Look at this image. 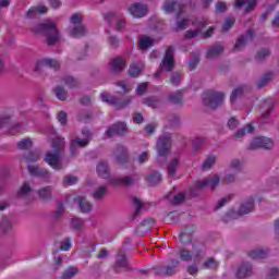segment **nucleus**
I'll return each mask as SVG.
<instances>
[{"label":"nucleus","instance_id":"2eb2a0df","mask_svg":"<svg viewBox=\"0 0 279 279\" xmlns=\"http://www.w3.org/2000/svg\"><path fill=\"white\" fill-rule=\"evenodd\" d=\"M173 47L169 46L159 68L161 71H173Z\"/></svg>","mask_w":279,"mask_h":279},{"label":"nucleus","instance_id":"6e6552de","mask_svg":"<svg viewBox=\"0 0 279 279\" xmlns=\"http://www.w3.org/2000/svg\"><path fill=\"white\" fill-rule=\"evenodd\" d=\"M100 97L105 104L114 106V108H117V110H121L122 108H125V106H128L132 101V98L121 99V98H117L114 96H110L106 93L101 94Z\"/></svg>","mask_w":279,"mask_h":279},{"label":"nucleus","instance_id":"bb28decb","mask_svg":"<svg viewBox=\"0 0 279 279\" xmlns=\"http://www.w3.org/2000/svg\"><path fill=\"white\" fill-rule=\"evenodd\" d=\"M247 256L253 260H260L263 258H267L269 256L268 248H255L247 253Z\"/></svg>","mask_w":279,"mask_h":279},{"label":"nucleus","instance_id":"f257e3e1","mask_svg":"<svg viewBox=\"0 0 279 279\" xmlns=\"http://www.w3.org/2000/svg\"><path fill=\"white\" fill-rule=\"evenodd\" d=\"M31 32L46 36L48 47H53V45L60 41V31H58V25L53 21L47 20L39 23L31 27Z\"/></svg>","mask_w":279,"mask_h":279},{"label":"nucleus","instance_id":"aec40b11","mask_svg":"<svg viewBox=\"0 0 279 279\" xmlns=\"http://www.w3.org/2000/svg\"><path fill=\"white\" fill-rule=\"evenodd\" d=\"M82 147H88V142L82 141L80 137L70 141V156H77L80 154V148Z\"/></svg>","mask_w":279,"mask_h":279},{"label":"nucleus","instance_id":"473e14b6","mask_svg":"<svg viewBox=\"0 0 279 279\" xmlns=\"http://www.w3.org/2000/svg\"><path fill=\"white\" fill-rule=\"evenodd\" d=\"M108 195V185L98 186L92 194L96 202H101Z\"/></svg>","mask_w":279,"mask_h":279},{"label":"nucleus","instance_id":"dca6fc26","mask_svg":"<svg viewBox=\"0 0 279 279\" xmlns=\"http://www.w3.org/2000/svg\"><path fill=\"white\" fill-rule=\"evenodd\" d=\"M113 156L119 165H125L130 160V153H128V148L123 145L116 146Z\"/></svg>","mask_w":279,"mask_h":279},{"label":"nucleus","instance_id":"49530a36","mask_svg":"<svg viewBox=\"0 0 279 279\" xmlns=\"http://www.w3.org/2000/svg\"><path fill=\"white\" fill-rule=\"evenodd\" d=\"M204 244L197 242L192 245V254H194V258H202L204 255Z\"/></svg>","mask_w":279,"mask_h":279},{"label":"nucleus","instance_id":"c756f323","mask_svg":"<svg viewBox=\"0 0 279 279\" xmlns=\"http://www.w3.org/2000/svg\"><path fill=\"white\" fill-rule=\"evenodd\" d=\"M96 170L99 178H104L105 180H107V178H110V166H108L106 161H100L97 165Z\"/></svg>","mask_w":279,"mask_h":279},{"label":"nucleus","instance_id":"a19ab883","mask_svg":"<svg viewBox=\"0 0 279 279\" xmlns=\"http://www.w3.org/2000/svg\"><path fill=\"white\" fill-rule=\"evenodd\" d=\"M71 230H75V232H82L84 230V220L77 217H73L70 222Z\"/></svg>","mask_w":279,"mask_h":279},{"label":"nucleus","instance_id":"de8ad7c7","mask_svg":"<svg viewBox=\"0 0 279 279\" xmlns=\"http://www.w3.org/2000/svg\"><path fill=\"white\" fill-rule=\"evenodd\" d=\"M34 146V142L32 138H23L17 142L16 147L17 149L25 150V149H32Z\"/></svg>","mask_w":279,"mask_h":279},{"label":"nucleus","instance_id":"f03ea898","mask_svg":"<svg viewBox=\"0 0 279 279\" xmlns=\"http://www.w3.org/2000/svg\"><path fill=\"white\" fill-rule=\"evenodd\" d=\"M226 101V93L209 89L203 94V104L206 108L217 110L220 106H223Z\"/></svg>","mask_w":279,"mask_h":279},{"label":"nucleus","instance_id":"4d7b16f0","mask_svg":"<svg viewBox=\"0 0 279 279\" xmlns=\"http://www.w3.org/2000/svg\"><path fill=\"white\" fill-rule=\"evenodd\" d=\"M229 169L238 172L243 171V161H241L240 159H232L229 163Z\"/></svg>","mask_w":279,"mask_h":279},{"label":"nucleus","instance_id":"7ed1b4c3","mask_svg":"<svg viewBox=\"0 0 279 279\" xmlns=\"http://www.w3.org/2000/svg\"><path fill=\"white\" fill-rule=\"evenodd\" d=\"M221 183V177L219 174H215L213 177H209L203 181H197L194 186L191 187V195L192 197H196V195L202 191V189H206V186H209L211 191H215L217 186Z\"/></svg>","mask_w":279,"mask_h":279},{"label":"nucleus","instance_id":"e2e57ef3","mask_svg":"<svg viewBox=\"0 0 279 279\" xmlns=\"http://www.w3.org/2000/svg\"><path fill=\"white\" fill-rule=\"evenodd\" d=\"M40 158V155L37 151H31L27 153V155H24V160L26 162H38V159Z\"/></svg>","mask_w":279,"mask_h":279},{"label":"nucleus","instance_id":"412c9836","mask_svg":"<svg viewBox=\"0 0 279 279\" xmlns=\"http://www.w3.org/2000/svg\"><path fill=\"white\" fill-rule=\"evenodd\" d=\"M226 48L221 44H215L209 46L206 52L207 60H215V58H219Z\"/></svg>","mask_w":279,"mask_h":279},{"label":"nucleus","instance_id":"603ef678","mask_svg":"<svg viewBox=\"0 0 279 279\" xmlns=\"http://www.w3.org/2000/svg\"><path fill=\"white\" fill-rule=\"evenodd\" d=\"M78 271H80V270L77 269V267H70V268L65 269V270L62 272L61 278H62V279H72V278H75V276H77Z\"/></svg>","mask_w":279,"mask_h":279},{"label":"nucleus","instance_id":"ddd939ff","mask_svg":"<svg viewBox=\"0 0 279 279\" xmlns=\"http://www.w3.org/2000/svg\"><path fill=\"white\" fill-rule=\"evenodd\" d=\"M192 25H195L197 28L196 29H190L185 33V38L191 39V38H196V36H199L202 34V29L208 25V22L206 19L201 17L196 19L194 22H192Z\"/></svg>","mask_w":279,"mask_h":279},{"label":"nucleus","instance_id":"052dcab7","mask_svg":"<svg viewBox=\"0 0 279 279\" xmlns=\"http://www.w3.org/2000/svg\"><path fill=\"white\" fill-rule=\"evenodd\" d=\"M78 178L73 174H68L63 178V185L64 186H73V184H77Z\"/></svg>","mask_w":279,"mask_h":279},{"label":"nucleus","instance_id":"cd10ccee","mask_svg":"<svg viewBox=\"0 0 279 279\" xmlns=\"http://www.w3.org/2000/svg\"><path fill=\"white\" fill-rule=\"evenodd\" d=\"M235 8H244V12L247 14L256 8V0H236Z\"/></svg>","mask_w":279,"mask_h":279},{"label":"nucleus","instance_id":"9d476101","mask_svg":"<svg viewBox=\"0 0 279 279\" xmlns=\"http://www.w3.org/2000/svg\"><path fill=\"white\" fill-rule=\"evenodd\" d=\"M44 160L56 171H62V169H64V165L62 163V155L58 153L48 151Z\"/></svg>","mask_w":279,"mask_h":279},{"label":"nucleus","instance_id":"774afa93","mask_svg":"<svg viewBox=\"0 0 279 279\" xmlns=\"http://www.w3.org/2000/svg\"><path fill=\"white\" fill-rule=\"evenodd\" d=\"M239 120L235 118V117H231L228 122H227V126L230 129V130H236L239 128Z\"/></svg>","mask_w":279,"mask_h":279},{"label":"nucleus","instance_id":"2f4dec72","mask_svg":"<svg viewBox=\"0 0 279 279\" xmlns=\"http://www.w3.org/2000/svg\"><path fill=\"white\" fill-rule=\"evenodd\" d=\"M52 93L56 95L59 101H66V99H69V92H66V88H64L62 85H57L53 87Z\"/></svg>","mask_w":279,"mask_h":279},{"label":"nucleus","instance_id":"13d9d810","mask_svg":"<svg viewBox=\"0 0 279 279\" xmlns=\"http://www.w3.org/2000/svg\"><path fill=\"white\" fill-rule=\"evenodd\" d=\"M154 39H151L148 36H144L140 39V48L141 49H149V47H153Z\"/></svg>","mask_w":279,"mask_h":279},{"label":"nucleus","instance_id":"e433bc0d","mask_svg":"<svg viewBox=\"0 0 279 279\" xmlns=\"http://www.w3.org/2000/svg\"><path fill=\"white\" fill-rule=\"evenodd\" d=\"M276 77V74L274 72H267L262 75V77L257 81V87L264 88V86H267L269 82H272V80Z\"/></svg>","mask_w":279,"mask_h":279},{"label":"nucleus","instance_id":"864d4df0","mask_svg":"<svg viewBox=\"0 0 279 279\" xmlns=\"http://www.w3.org/2000/svg\"><path fill=\"white\" fill-rule=\"evenodd\" d=\"M144 104L149 108H158L160 106V99L156 96H150L144 99Z\"/></svg>","mask_w":279,"mask_h":279},{"label":"nucleus","instance_id":"39448f33","mask_svg":"<svg viewBox=\"0 0 279 279\" xmlns=\"http://www.w3.org/2000/svg\"><path fill=\"white\" fill-rule=\"evenodd\" d=\"M156 151L158 156L165 157L169 156L171 151V134L163 133L157 138Z\"/></svg>","mask_w":279,"mask_h":279},{"label":"nucleus","instance_id":"4c0bfd02","mask_svg":"<svg viewBox=\"0 0 279 279\" xmlns=\"http://www.w3.org/2000/svg\"><path fill=\"white\" fill-rule=\"evenodd\" d=\"M253 132H254V125H252V124H246L244 128L239 129V130L235 132L233 138H234L235 141H239V140L243 138V137L245 136V134H252Z\"/></svg>","mask_w":279,"mask_h":279},{"label":"nucleus","instance_id":"09e8293b","mask_svg":"<svg viewBox=\"0 0 279 279\" xmlns=\"http://www.w3.org/2000/svg\"><path fill=\"white\" fill-rule=\"evenodd\" d=\"M179 165H180V160L178 158L172 159L168 163V175H170V178H173V175H175Z\"/></svg>","mask_w":279,"mask_h":279},{"label":"nucleus","instance_id":"5701e85b","mask_svg":"<svg viewBox=\"0 0 279 279\" xmlns=\"http://www.w3.org/2000/svg\"><path fill=\"white\" fill-rule=\"evenodd\" d=\"M48 66V69H53L54 71H58L60 69V62L56 59H41L38 61L35 71H39L40 69Z\"/></svg>","mask_w":279,"mask_h":279},{"label":"nucleus","instance_id":"72a5a7b5","mask_svg":"<svg viewBox=\"0 0 279 279\" xmlns=\"http://www.w3.org/2000/svg\"><path fill=\"white\" fill-rule=\"evenodd\" d=\"M191 21L189 20V17H186L182 11L179 12L175 22L177 29H186V27H189Z\"/></svg>","mask_w":279,"mask_h":279},{"label":"nucleus","instance_id":"5fc2aeb1","mask_svg":"<svg viewBox=\"0 0 279 279\" xmlns=\"http://www.w3.org/2000/svg\"><path fill=\"white\" fill-rule=\"evenodd\" d=\"M47 12V7H38V8H33L29 9L26 16L28 19H34V16H36V14H45Z\"/></svg>","mask_w":279,"mask_h":279},{"label":"nucleus","instance_id":"c03bdc74","mask_svg":"<svg viewBox=\"0 0 279 279\" xmlns=\"http://www.w3.org/2000/svg\"><path fill=\"white\" fill-rule=\"evenodd\" d=\"M244 93H245V86H239L235 89H233L230 96L231 104H234L236 99H241Z\"/></svg>","mask_w":279,"mask_h":279},{"label":"nucleus","instance_id":"423d86ee","mask_svg":"<svg viewBox=\"0 0 279 279\" xmlns=\"http://www.w3.org/2000/svg\"><path fill=\"white\" fill-rule=\"evenodd\" d=\"M247 149L251 151L256 149H274V141L265 136L255 137L248 145Z\"/></svg>","mask_w":279,"mask_h":279},{"label":"nucleus","instance_id":"20e7f679","mask_svg":"<svg viewBox=\"0 0 279 279\" xmlns=\"http://www.w3.org/2000/svg\"><path fill=\"white\" fill-rule=\"evenodd\" d=\"M253 210H254V198L250 197L241 204L239 211H234V210L229 211L223 217V221L228 223L233 219H239V217H243V215H250V213H253Z\"/></svg>","mask_w":279,"mask_h":279},{"label":"nucleus","instance_id":"0eeeda50","mask_svg":"<svg viewBox=\"0 0 279 279\" xmlns=\"http://www.w3.org/2000/svg\"><path fill=\"white\" fill-rule=\"evenodd\" d=\"M180 266V259H171V266H156L153 268L155 276H174Z\"/></svg>","mask_w":279,"mask_h":279},{"label":"nucleus","instance_id":"bf43d9fd","mask_svg":"<svg viewBox=\"0 0 279 279\" xmlns=\"http://www.w3.org/2000/svg\"><path fill=\"white\" fill-rule=\"evenodd\" d=\"M0 230L2 232H10V230H12V222L10 219H8V217H3L0 221Z\"/></svg>","mask_w":279,"mask_h":279},{"label":"nucleus","instance_id":"c9c22d12","mask_svg":"<svg viewBox=\"0 0 279 279\" xmlns=\"http://www.w3.org/2000/svg\"><path fill=\"white\" fill-rule=\"evenodd\" d=\"M123 69H125V60H123V58L118 57L112 60L111 71L113 73H121V71H123Z\"/></svg>","mask_w":279,"mask_h":279},{"label":"nucleus","instance_id":"c85d7f7f","mask_svg":"<svg viewBox=\"0 0 279 279\" xmlns=\"http://www.w3.org/2000/svg\"><path fill=\"white\" fill-rule=\"evenodd\" d=\"M65 145H66V142L64 141V138L56 137L54 140H52L51 147H52L54 154H59V155L63 156Z\"/></svg>","mask_w":279,"mask_h":279},{"label":"nucleus","instance_id":"37998d69","mask_svg":"<svg viewBox=\"0 0 279 279\" xmlns=\"http://www.w3.org/2000/svg\"><path fill=\"white\" fill-rule=\"evenodd\" d=\"M62 82L68 88H77V86H80V80L71 75L64 76Z\"/></svg>","mask_w":279,"mask_h":279},{"label":"nucleus","instance_id":"f3484780","mask_svg":"<svg viewBox=\"0 0 279 279\" xmlns=\"http://www.w3.org/2000/svg\"><path fill=\"white\" fill-rule=\"evenodd\" d=\"M27 169L29 175H33L35 178H41L43 180H49V178H51V174H49V171H47V169L39 168L36 165H28Z\"/></svg>","mask_w":279,"mask_h":279},{"label":"nucleus","instance_id":"8fccbe9b","mask_svg":"<svg viewBox=\"0 0 279 279\" xmlns=\"http://www.w3.org/2000/svg\"><path fill=\"white\" fill-rule=\"evenodd\" d=\"M179 258L181 260H184L185 263H191V260H193V253H191V251L186 250V248H181L178 252Z\"/></svg>","mask_w":279,"mask_h":279},{"label":"nucleus","instance_id":"f704fd0d","mask_svg":"<svg viewBox=\"0 0 279 279\" xmlns=\"http://www.w3.org/2000/svg\"><path fill=\"white\" fill-rule=\"evenodd\" d=\"M51 193H53V186L48 185L39 189L38 196L40 197V199H43V202H49L50 199H52Z\"/></svg>","mask_w":279,"mask_h":279},{"label":"nucleus","instance_id":"a211bd4d","mask_svg":"<svg viewBox=\"0 0 279 279\" xmlns=\"http://www.w3.org/2000/svg\"><path fill=\"white\" fill-rule=\"evenodd\" d=\"M253 274V267L250 262H242L235 274L238 279L250 278Z\"/></svg>","mask_w":279,"mask_h":279},{"label":"nucleus","instance_id":"338daca9","mask_svg":"<svg viewBox=\"0 0 279 279\" xmlns=\"http://www.w3.org/2000/svg\"><path fill=\"white\" fill-rule=\"evenodd\" d=\"M10 123H12V116L10 114L0 116V130H3L5 125H10Z\"/></svg>","mask_w":279,"mask_h":279},{"label":"nucleus","instance_id":"1a4fd4ad","mask_svg":"<svg viewBox=\"0 0 279 279\" xmlns=\"http://www.w3.org/2000/svg\"><path fill=\"white\" fill-rule=\"evenodd\" d=\"M130 130L128 129V124L125 122H118L108 128L105 132L107 138H112L113 136H125Z\"/></svg>","mask_w":279,"mask_h":279},{"label":"nucleus","instance_id":"6ab92c4d","mask_svg":"<svg viewBox=\"0 0 279 279\" xmlns=\"http://www.w3.org/2000/svg\"><path fill=\"white\" fill-rule=\"evenodd\" d=\"M68 32L72 38H84V36H87L88 34V29H86V26L84 24L70 26L68 28Z\"/></svg>","mask_w":279,"mask_h":279},{"label":"nucleus","instance_id":"ea45409f","mask_svg":"<svg viewBox=\"0 0 279 279\" xmlns=\"http://www.w3.org/2000/svg\"><path fill=\"white\" fill-rule=\"evenodd\" d=\"M141 180L137 175L122 177L117 180L122 186H133L134 182Z\"/></svg>","mask_w":279,"mask_h":279},{"label":"nucleus","instance_id":"0e129e2a","mask_svg":"<svg viewBox=\"0 0 279 279\" xmlns=\"http://www.w3.org/2000/svg\"><path fill=\"white\" fill-rule=\"evenodd\" d=\"M82 136L83 138H81V141H86L87 145H89L90 141H93V132H90V130H88L87 128H84L82 130Z\"/></svg>","mask_w":279,"mask_h":279},{"label":"nucleus","instance_id":"58836bf2","mask_svg":"<svg viewBox=\"0 0 279 279\" xmlns=\"http://www.w3.org/2000/svg\"><path fill=\"white\" fill-rule=\"evenodd\" d=\"M146 180L149 186H156L157 184H160V182H162V174L154 171L147 175Z\"/></svg>","mask_w":279,"mask_h":279},{"label":"nucleus","instance_id":"6e6d98bb","mask_svg":"<svg viewBox=\"0 0 279 279\" xmlns=\"http://www.w3.org/2000/svg\"><path fill=\"white\" fill-rule=\"evenodd\" d=\"M204 269H217L219 267V262L215 260V257H208L203 264Z\"/></svg>","mask_w":279,"mask_h":279},{"label":"nucleus","instance_id":"4be33fe9","mask_svg":"<svg viewBox=\"0 0 279 279\" xmlns=\"http://www.w3.org/2000/svg\"><path fill=\"white\" fill-rule=\"evenodd\" d=\"M154 219L153 218H147L144 221L141 222V225L136 229V234L140 236H145L147 232H149L154 228Z\"/></svg>","mask_w":279,"mask_h":279},{"label":"nucleus","instance_id":"a18cd8bd","mask_svg":"<svg viewBox=\"0 0 279 279\" xmlns=\"http://www.w3.org/2000/svg\"><path fill=\"white\" fill-rule=\"evenodd\" d=\"M271 56V51L267 48H262L257 51L255 56L256 62H265L266 58H269Z\"/></svg>","mask_w":279,"mask_h":279},{"label":"nucleus","instance_id":"3c124183","mask_svg":"<svg viewBox=\"0 0 279 279\" xmlns=\"http://www.w3.org/2000/svg\"><path fill=\"white\" fill-rule=\"evenodd\" d=\"M32 193V185L29 182H24L17 192V197H27Z\"/></svg>","mask_w":279,"mask_h":279},{"label":"nucleus","instance_id":"f8f14e48","mask_svg":"<svg viewBox=\"0 0 279 279\" xmlns=\"http://www.w3.org/2000/svg\"><path fill=\"white\" fill-rule=\"evenodd\" d=\"M254 36H255L254 29L252 28L247 29L244 35L240 36L236 39L233 50L241 51V49H243L247 45V43H252L254 40Z\"/></svg>","mask_w":279,"mask_h":279},{"label":"nucleus","instance_id":"680f3d73","mask_svg":"<svg viewBox=\"0 0 279 279\" xmlns=\"http://www.w3.org/2000/svg\"><path fill=\"white\" fill-rule=\"evenodd\" d=\"M83 258H90L95 254V245H88L81 248Z\"/></svg>","mask_w":279,"mask_h":279},{"label":"nucleus","instance_id":"9b49d317","mask_svg":"<svg viewBox=\"0 0 279 279\" xmlns=\"http://www.w3.org/2000/svg\"><path fill=\"white\" fill-rule=\"evenodd\" d=\"M121 269H125L130 271V263L128 262V256L125 255L124 251H119L116 255V262L113 265V270L119 274Z\"/></svg>","mask_w":279,"mask_h":279},{"label":"nucleus","instance_id":"7c9ffc66","mask_svg":"<svg viewBox=\"0 0 279 279\" xmlns=\"http://www.w3.org/2000/svg\"><path fill=\"white\" fill-rule=\"evenodd\" d=\"M163 10L167 14H171V12H175V10L180 13L182 12V7L175 0H167L163 4Z\"/></svg>","mask_w":279,"mask_h":279},{"label":"nucleus","instance_id":"393cba45","mask_svg":"<svg viewBox=\"0 0 279 279\" xmlns=\"http://www.w3.org/2000/svg\"><path fill=\"white\" fill-rule=\"evenodd\" d=\"M81 213H90L93 210V205L86 199V196H77L74 198Z\"/></svg>","mask_w":279,"mask_h":279},{"label":"nucleus","instance_id":"a878e982","mask_svg":"<svg viewBox=\"0 0 279 279\" xmlns=\"http://www.w3.org/2000/svg\"><path fill=\"white\" fill-rule=\"evenodd\" d=\"M168 101L172 106H182L184 104V94H182V90L172 92L168 95Z\"/></svg>","mask_w":279,"mask_h":279},{"label":"nucleus","instance_id":"4468645a","mask_svg":"<svg viewBox=\"0 0 279 279\" xmlns=\"http://www.w3.org/2000/svg\"><path fill=\"white\" fill-rule=\"evenodd\" d=\"M148 8L147 4L136 2L129 7V13L134 19H143V16H147Z\"/></svg>","mask_w":279,"mask_h":279},{"label":"nucleus","instance_id":"b1692460","mask_svg":"<svg viewBox=\"0 0 279 279\" xmlns=\"http://www.w3.org/2000/svg\"><path fill=\"white\" fill-rule=\"evenodd\" d=\"M262 112V119L265 121L266 119H269V114L274 111V99L267 98L264 100L260 105Z\"/></svg>","mask_w":279,"mask_h":279},{"label":"nucleus","instance_id":"79ce46f5","mask_svg":"<svg viewBox=\"0 0 279 279\" xmlns=\"http://www.w3.org/2000/svg\"><path fill=\"white\" fill-rule=\"evenodd\" d=\"M215 162H217V157L215 155L208 156L201 166L202 171H209L215 167Z\"/></svg>","mask_w":279,"mask_h":279},{"label":"nucleus","instance_id":"69168bd1","mask_svg":"<svg viewBox=\"0 0 279 279\" xmlns=\"http://www.w3.org/2000/svg\"><path fill=\"white\" fill-rule=\"evenodd\" d=\"M181 82H182V74L178 72L172 73L170 77V84H172V86H180Z\"/></svg>","mask_w":279,"mask_h":279}]
</instances>
